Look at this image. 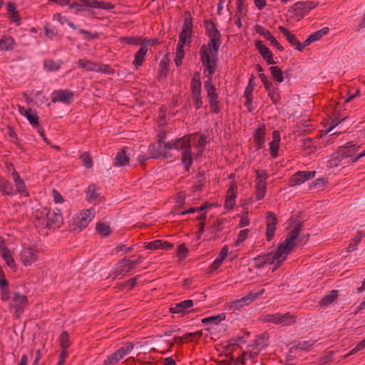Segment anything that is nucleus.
I'll return each mask as SVG.
<instances>
[{
	"instance_id": "nucleus-37",
	"label": "nucleus",
	"mask_w": 365,
	"mask_h": 365,
	"mask_svg": "<svg viewBox=\"0 0 365 365\" xmlns=\"http://www.w3.org/2000/svg\"><path fill=\"white\" fill-rule=\"evenodd\" d=\"M170 61L167 56H164L160 61L158 78H165L169 70Z\"/></svg>"
},
{
	"instance_id": "nucleus-13",
	"label": "nucleus",
	"mask_w": 365,
	"mask_h": 365,
	"mask_svg": "<svg viewBox=\"0 0 365 365\" xmlns=\"http://www.w3.org/2000/svg\"><path fill=\"white\" fill-rule=\"evenodd\" d=\"M255 46L262 58L266 61L267 64L274 65L276 63V62L274 61L272 53L268 48V47L263 43L262 41L256 40L255 42Z\"/></svg>"
},
{
	"instance_id": "nucleus-15",
	"label": "nucleus",
	"mask_w": 365,
	"mask_h": 365,
	"mask_svg": "<svg viewBox=\"0 0 365 365\" xmlns=\"http://www.w3.org/2000/svg\"><path fill=\"white\" fill-rule=\"evenodd\" d=\"M266 135V126L262 124L255 130L253 135L255 147L256 150H259L264 148Z\"/></svg>"
},
{
	"instance_id": "nucleus-26",
	"label": "nucleus",
	"mask_w": 365,
	"mask_h": 365,
	"mask_svg": "<svg viewBox=\"0 0 365 365\" xmlns=\"http://www.w3.org/2000/svg\"><path fill=\"white\" fill-rule=\"evenodd\" d=\"M181 163L184 166L185 171L189 172L193 163V155L192 153V148L188 150L182 151Z\"/></svg>"
},
{
	"instance_id": "nucleus-9",
	"label": "nucleus",
	"mask_w": 365,
	"mask_h": 365,
	"mask_svg": "<svg viewBox=\"0 0 365 365\" xmlns=\"http://www.w3.org/2000/svg\"><path fill=\"white\" fill-rule=\"evenodd\" d=\"M28 304L29 299L26 295L19 292H14L10 307L14 309V312L16 314H20L23 312Z\"/></svg>"
},
{
	"instance_id": "nucleus-4",
	"label": "nucleus",
	"mask_w": 365,
	"mask_h": 365,
	"mask_svg": "<svg viewBox=\"0 0 365 365\" xmlns=\"http://www.w3.org/2000/svg\"><path fill=\"white\" fill-rule=\"evenodd\" d=\"M318 4V2L314 1H298L289 9L288 12L292 18L299 21L309 14L310 11L316 8Z\"/></svg>"
},
{
	"instance_id": "nucleus-30",
	"label": "nucleus",
	"mask_w": 365,
	"mask_h": 365,
	"mask_svg": "<svg viewBox=\"0 0 365 365\" xmlns=\"http://www.w3.org/2000/svg\"><path fill=\"white\" fill-rule=\"evenodd\" d=\"M339 296V290L329 291L324 297H323L319 304L322 307H327L334 302Z\"/></svg>"
},
{
	"instance_id": "nucleus-53",
	"label": "nucleus",
	"mask_w": 365,
	"mask_h": 365,
	"mask_svg": "<svg viewBox=\"0 0 365 365\" xmlns=\"http://www.w3.org/2000/svg\"><path fill=\"white\" fill-rule=\"evenodd\" d=\"M314 343V342L312 341H299L292 347V349L308 351L309 348L313 346Z\"/></svg>"
},
{
	"instance_id": "nucleus-46",
	"label": "nucleus",
	"mask_w": 365,
	"mask_h": 365,
	"mask_svg": "<svg viewBox=\"0 0 365 365\" xmlns=\"http://www.w3.org/2000/svg\"><path fill=\"white\" fill-rule=\"evenodd\" d=\"M269 71L274 81L282 83L284 81L282 71L279 66H271Z\"/></svg>"
},
{
	"instance_id": "nucleus-54",
	"label": "nucleus",
	"mask_w": 365,
	"mask_h": 365,
	"mask_svg": "<svg viewBox=\"0 0 365 365\" xmlns=\"http://www.w3.org/2000/svg\"><path fill=\"white\" fill-rule=\"evenodd\" d=\"M255 29L258 34L262 36L267 41L273 36L269 30L266 29L261 25H255Z\"/></svg>"
},
{
	"instance_id": "nucleus-16",
	"label": "nucleus",
	"mask_w": 365,
	"mask_h": 365,
	"mask_svg": "<svg viewBox=\"0 0 365 365\" xmlns=\"http://www.w3.org/2000/svg\"><path fill=\"white\" fill-rule=\"evenodd\" d=\"M344 150V149H342L341 147L339 146L338 149L331 155L330 159L328 161L329 167H338L342 165L341 162L344 160L349 159L347 155Z\"/></svg>"
},
{
	"instance_id": "nucleus-3",
	"label": "nucleus",
	"mask_w": 365,
	"mask_h": 365,
	"mask_svg": "<svg viewBox=\"0 0 365 365\" xmlns=\"http://www.w3.org/2000/svg\"><path fill=\"white\" fill-rule=\"evenodd\" d=\"M95 216V210L93 208L87 209L81 211L73 218L71 225V230L73 232H79L83 229L88 227Z\"/></svg>"
},
{
	"instance_id": "nucleus-20",
	"label": "nucleus",
	"mask_w": 365,
	"mask_h": 365,
	"mask_svg": "<svg viewBox=\"0 0 365 365\" xmlns=\"http://www.w3.org/2000/svg\"><path fill=\"white\" fill-rule=\"evenodd\" d=\"M193 306V301L187 299L172 305L169 310L173 314H185Z\"/></svg>"
},
{
	"instance_id": "nucleus-11",
	"label": "nucleus",
	"mask_w": 365,
	"mask_h": 365,
	"mask_svg": "<svg viewBox=\"0 0 365 365\" xmlns=\"http://www.w3.org/2000/svg\"><path fill=\"white\" fill-rule=\"evenodd\" d=\"M153 41L147 40L144 41L141 43L140 48L135 54V58L133 62V65L136 67L142 66L145 61V55L148 51V47L153 45Z\"/></svg>"
},
{
	"instance_id": "nucleus-8",
	"label": "nucleus",
	"mask_w": 365,
	"mask_h": 365,
	"mask_svg": "<svg viewBox=\"0 0 365 365\" xmlns=\"http://www.w3.org/2000/svg\"><path fill=\"white\" fill-rule=\"evenodd\" d=\"M278 223L277 217L276 215L270 211L266 212V239L267 241H271L274 236L277 229V225Z\"/></svg>"
},
{
	"instance_id": "nucleus-27",
	"label": "nucleus",
	"mask_w": 365,
	"mask_h": 365,
	"mask_svg": "<svg viewBox=\"0 0 365 365\" xmlns=\"http://www.w3.org/2000/svg\"><path fill=\"white\" fill-rule=\"evenodd\" d=\"M250 299V298H249V297L247 294L245 297H242L241 299L232 301L228 304V309L232 312L239 310L244 306H247L251 303Z\"/></svg>"
},
{
	"instance_id": "nucleus-25",
	"label": "nucleus",
	"mask_w": 365,
	"mask_h": 365,
	"mask_svg": "<svg viewBox=\"0 0 365 365\" xmlns=\"http://www.w3.org/2000/svg\"><path fill=\"white\" fill-rule=\"evenodd\" d=\"M190 137V135H185L182 138H176L175 140V149L182 151L191 149Z\"/></svg>"
},
{
	"instance_id": "nucleus-39",
	"label": "nucleus",
	"mask_w": 365,
	"mask_h": 365,
	"mask_svg": "<svg viewBox=\"0 0 365 365\" xmlns=\"http://www.w3.org/2000/svg\"><path fill=\"white\" fill-rule=\"evenodd\" d=\"M267 95L274 105L277 106L280 103L281 95L278 86H274L272 88L269 90Z\"/></svg>"
},
{
	"instance_id": "nucleus-62",
	"label": "nucleus",
	"mask_w": 365,
	"mask_h": 365,
	"mask_svg": "<svg viewBox=\"0 0 365 365\" xmlns=\"http://www.w3.org/2000/svg\"><path fill=\"white\" fill-rule=\"evenodd\" d=\"M192 99L193 101L194 106L196 110L200 109L202 106V101L201 93L192 94Z\"/></svg>"
},
{
	"instance_id": "nucleus-60",
	"label": "nucleus",
	"mask_w": 365,
	"mask_h": 365,
	"mask_svg": "<svg viewBox=\"0 0 365 365\" xmlns=\"http://www.w3.org/2000/svg\"><path fill=\"white\" fill-rule=\"evenodd\" d=\"M257 177H256V182L257 181H263L267 182V180L269 177L267 171L266 170H255Z\"/></svg>"
},
{
	"instance_id": "nucleus-29",
	"label": "nucleus",
	"mask_w": 365,
	"mask_h": 365,
	"mask_svg": "<svg viewBox=\"0 0 365 365\" xmlns=\"http://www.w3.org/2000/svg\"><path fill=\"white\" fill-rule=\"evenodd\" d=\"M329 31L328 27H324L311 35L304 41L305 46L310 45L312 43L319 40L322 37L327 35Z\"/></svg>"
},
{
	"instance_id": "nucleus-52",
	"label": "nucleus",
	"mask_w": 365,
	"mask_h": 365,
	"mask_svg": "<svg viewBox=\"0 0 365 365\" xmlns=\"http://www.w3.org/2000/svg\"><path fill=\"white\" fill-rule=\"evenodd\" d=\"M15 186H16V190H15L16 194L19 193L24 197L29 196V193L28 190H26L25 182L23 180L15 182Z\"/></svg>"
},
{
	"instance_id": "nucleus-42",
	"label": "nucleus",
	"mask_w": 365,
	"mask_h": 365,
	"mask_svg": "<svg viewBox=\"0 0 365 365\" xmlns=\"http://www.w3.org/2000/svg\"><path fill=\"white\" fill-rule=\"evenodd\" d=\"M364 236V234L361 231H358L347 247L346 252H351L356 250L357 249L358 245L361 242Z\"/></svg>"
},
{
	"instance_id": "nucleus-55",
	"label": "nucleus",
	"mask_w": 365,
	"mask_h": 365,
	"mask_svg": "<svg viewBox=\"0 0 365 365\" xmlns=\"http://www.w3.org/2000/svg\"><path fill=\"white\" fill-rule=\"evenodd\" d=\"M206 144H207V137H205L204 135H201L200 137V139H199L197 146H196L197 148V152L196 153L197 157L202 155V154L205 150Z\"/></svg>"
},
{
	"instance_id": "nucleus-45",
	"label": "nucleus",
	"mask_w": 365,
	"mask_h": 365,
	"mask_svg": "<svg viewBox=\"0 0 365 365\" xmlns=\"http://www.w3.org/2000/svg\"><path fill=\"white\" fill-rule=\"evenodd\" d=\"M341 147L342 149H344V151L347 155L348 158L356 153L360 148L359 145L354 143L353 142H348L344 145Z\"/></svg>"
},
{
	"instance_id": "nucleus-57",
	"label": "nucleus",
	"mask_w": 365,
	"mask_h": 365,
	"mask_svg": "<svg viewBox=\"0 0 365 365\" xmlns=\"http://www.w3.org/2000/svg\"><path fill=\"white\" fill-rule=\"evenodd\" d=\"M162 246H163V240H154V241L147 243L145 247L150 250H156L161 249Z\"/></svg>"
},
{
	"instance_id": "nucleus-49",
	"label": "nucleus",
	"mask_w": 365,
	"mask_h": 365,
	"mask_svg": "<svg viewBox=\"0 0 365 365\" xmlns=\"http://www.w3.org/2000/svg\"><path fill=\"white\" fill-rule=\"evenodd\" d=\"M59 345L61 349H68L71 346L69 334L66 331H63L59 337Z\"/></svg>"
},
{
	"instance_id": "nucleus-58",
	"label": "nucleus",
	"mask_w": 365,
	"mask_h": 365,
	"mask_svg": "<svg viewBox=\"0 0 365 365\" xmlns=\"http://www.w3.org/2000/svg\"><path fill=\"white\" fill-rule=\"evenodd\" d=\"M202 335V331H197L195 332L187 333L183 335V338L185 340L192 341H194L195 339H200Z\"/></svg>"
},
{
	"instance_id": "nucleus-64",
	"label": "nucleus",
	"mask_w": 365,
	"mask_h": 365,
	"mask_svg": "<svg viewBox=\"0 0 365 365\" xmlns=\"http://www.w3.org/2000/svg\"><path fill=\"white\" fill-rule=\"evenodd\" d=\"M0 294H1V299L3 302L8 301L11 298L10 290H9V286L0 288Z\"/></svg>"
},
{
	"instance_id": "nucleus-10",
	"label": "nucleus",
	"mask_w": 365,
	"mask_h": 365,
	"mask_svg": "<svg viewBox=\"0 0 365 365\" xmlns=\"http://www.w3.org/2000/svg\"><path fill=\"white\" fill-rule=\"evenodd\" d=\"M46 227L49 229L59 227L63 223V217L60 210H49L46 215Z\"/></svg>"
},
{
	"instance_id": "nucleus-7",
	"label": "nucleus",
	"mask_w": 365,
	"mask_h": 365,
	"mask_svg": "<svg viewBox=\"0 0 365 365\" xmlns=\"http://www.w3.org/2000/svg\"><path fill=\"white\" fill-rule=\"evenodd\" d=\"M74 98V93L71 90H57L51 94V101L53 103L61 102L65 104H71Z\"/></svg>"
},
{
	"instance_id": "nucleus-36",
	"label": "nucleus",
	"mask_w": 365,
	"mask_h": 365,
	"mask_svg": "<svg viewBox=\"0 0 365 365\" xmlns=\"http://www.w3.org/2000/svg\"><path fill=\"white\" fill-rule=\"evenodd\" d=\"M202 83L200 81V73L195 72L191 80L192 94L201 93Z\"/></svg>"
},
{
	"instance_id": "nucleus-40",
	"label": "nucleus",
	"mask_w": 365,
	"mask_h": 365,
	"mask_svg": "<svg viewBox=\"0 0 365 365\" xmlns=\"http://www.w3.org/2000/svg\"><path fill=\"white\" fill-rule=\"evenodd\" d=\"M267 182L257 181L255 185L256 200H262L266 193Z\"/></svg>"
},
{
	"instance_id": "nucleus-59",
	"label": "nucleus",
	"mask_w": 365,
	"mask_h": 365,
	"mask_svg": "<svg viewBox=\"0 0 365 365\" xmlns=\"http://www.w3.org/2000/svg\"><path fill=\"white\" fill-rule=\"evenodd\" d=\"M115 72L114 69L108 64L98 63V72L106 74H113Z\"/></svg>"
},
{
	"instance_id": "nucleus-63",
	"label": "nucleus",
	"mask_w": 365,
	"mask_h": 365,
	"mask_svg": "<svg viewBox=\"0 0 365 365\" xmlns=\"http://www.w3.org/2000/svg\"><path fill=\"white\" fill-rule=\"evenodd\" d=\"M119 361L118 357L113 353L107 356V359L104 361V365H115Z\"/></svg>"
},
{
	"instance_id": "nucleus-32",
	"label": "nucleus",
	"mask_w": 365,
	"mask_h": 365,
	"mask_svg": "<svg viewBox=\"0 0 365 365\" xmlns=\"http://www.w3.org/2000/svg\"><path fill=\"white\" fill-rule=\"evenodd\" d=\"M129 157L127 155L126 153V148H123L119 152H118L115 160L113 165L117 167H121L128 165L129 163Z\"/></svg>"
},
{
	"instance_id": "nucleus-19",
	"label": "nucleus",
	"mask_w": 365,
	"mask_h": 365,
	"mask_svg": "<svg viewBox=\"0 0 365 365\" xmlns=\"http://www.w3.org/2000/svg\"><path fill=\"white\" fill-rule=\"evenodd\" d=\"M227 220L224 218H217L213 224L209 227L210 233L215 239L220 238L223 236L224 225Z\"/></svg>"
},
{
	"instance_id": "nucleus-31",
	"label": "nucleus",
	"mask_w": 365,
	"mask_h": 365,
	"mask_svg": "<svg viewBox=\"0 0 365 365\" xmlns=\"http://www.w3.org/2000/svg\"><path fill=\"white\" fill-rule=\"evenodd\" d=\"M77 64L86 71L98 72V63L86 58H80L78 60Z\"/></svg>"
},
{
	"instance_id": "nucleus-34",
	"label": "nucleus",
	"mask_w": 365,
	"mask_h": 365,
	"mask_svg": "<svg viewBox=\"0 0 365 365\" xmlns=\"http://www.w3.org/2000/svg\"><path fill=\"white\" fill-rule=\"evenodd\" d=\"M15 46V41L10 36L4 35L0 38V48L1 50L9 51H12Z\"/></svg>"
},
{
	"instance_id": "nucleus-14",
	"label": "nucleus",
	"mask_w": 365,
	"mask_h": 365,
	"mask_svg": "<svg viewBox=\"0 0 365 365\" xmlns=\"http://www.w3.org/2000/svg\"><path fill=\"white\" fill-rule=\"evenodd\" d=\"M117 267L118 269L115 272V277L131 272L136 267V265L134 260L123 257L118 262Z\"/></svg>"
},
{
	"instance_id": "nucleus-38",
	"label": "nucleus",
	"mask_w": 365,
	"mask_h": 365,
	"mask_svg": "<svg viewBox=\"0 0 365 365\" xmlns=\"http://www.w3.org/2000/svg\"><path fill=\"white\" fill-rule=\"evenodd\" d=\"M1 256L3 259H4L6 264L13 269H16V262L14 261V259L10 252V250L6 247H4V248L1 250Z\"/></svg>"
},
{
	"instance_id": "nucleus-50",
	"label": "nucleus",
	"mask_w": 365,
	"mask_h": 365,
	"mask_svg": "<svg viewBox=\"0 0 365 365\" xmlns=\"http://www.w3.org/2000/svg\"><path fill=\"white\" fill-rule=\"evenodd\" d=\"M148 151L152 158L158 159L161 157L165 158L166 155L163 153L160 148H157L155 145L152 144L148 147Z\"/></svg>"
},
{
	"instance_id": "nucleus-21",
	"label": "nucleus",
	"mask_w": 365,
	"mask_h": 365,
	"mask_svg": "<svg viewBox=\"0 0 365 365\" xmlns=\"http://www.w3.org/2000/svg\"><path fill=\"white\" fill-rule=\"evenodd\" d=\"M237 197V185L233 183L229 187L226 200L225 202V207L227 210H232L235 204V200Z\"/></svg>"
},
{
	"instance_id": "nucleus-44",
	"label": "nucleus",
	"mask_w": 365,
	"mask_h": 365,
	"mask_svg": "<svg viewBox=\"0 0 365 365\" xmlns=\"http://www.w3.org/2000/svg\"><path fill=\"white\" fill-rule=\"evenodd\" d=\"M68 26L73 29V30L78 29V32L81 34H83L88 37L90 39H97L99 37V34L98 33H91L89 31L84 30L83 29H78L77 26H76L73 22L67 20Z\"/></svg>"
},
{
	"instance_id": "nucleus-23",
	"label": "nucleus",
	"mask_w": 365,
	"mask_h": 365,
	"mask_svg": "<svg viewBox=\"0 0 365 365\" xmlns=\"http://www.w3.org/2000/svg\"><path fill=\"white\" fill-rule=\"evenodd\" d=\"M280 140L279 132L278 130H274L272 132V141L269 143L270 154L274 158L278 156Z\"/></svg>"
},
{
	"instance_id": "nucleus-33",
	"label": "nucleus",
	"mask_w": 365,
	"mask_h": 365,
	"mask_svg": "<svg viewBox=\"0 0 365 365\" xmlns=\"http://www.w3.org/2000/svg\"><path fill=\"white\" fill-rule=\"evenodd\" d=\"M205 89L207 92V98H219V95L217 93L216 88L212 83V79L211 76L208 78V79L204 83Z\"/></svg>"
},
{
	"instance_id": "nucleus-1",
	"label": "nucleus",
	"mask_w": 365,
	"mask_h": 365,
	"mask_svg": "<svg viewBox=\"0 0 365 365\" xmlns=\"http://www.w3.org/2000/svg\"><path fill=\"white\" fill-rule=\"evenodd\" d=\"M203 24L209 41L207 45L203 44L200 47V61L205 71H207L210 76H212L217 66V55L222 45V34L217 28V24L212 19H205Z\"/></svg>"
},
{
	"instance_id": "nucleus-43",
	"label": "nucleus",
	"mask_w": 365,
	"mask_h": 365,
	"mask_svg": "<svg viewBox=\"0 0 365 365\" xmlns=\"http://www.w3.org/2000/svg\"><path fill=\"white\" fill-rule=\"evenodd\" d=\"M62 65L61 61H56L53 59H46L43 62V66L48 71H56Z\"/></svg>"
},
{
	"instance_id": "nucleus-5",
	"label": "nucleus",
	"mask_w": 365,
	"mask_h": 365,
	"mask_svg": "<svg viewBox=\"0 0 365 365\" xmlns=\"http://www.w3.org/2000/svg\"><path fill=\"white\" fill-rule=\"evenodd\" d=\"M262 321L264 322H272L275 324L289 326L295 323L296 317L291 314L289 312L285 314H268L262 317Z\"/></svg>"
},
{
	"instance_id": "nucleus-61",
	"label": "nucleus",
	"mask_w": 365,
	"mask_h": 365,
	"mask_svg": "<svg viewBox=\"0 0 365 365\" xmlns=\"http://www.w3.org/2000/svg\"><path fill=\"white\" fill-rule=\"evenodd\" d=\"M81 162L86 168H91L93 166V161L87 153H83L81 156Z\"/></svg>"
},
{
	"instance_id": "nucleus-24",
	"label": "nucleus",
	"mask_w": 365,
	"mask_h": 365,
	"mask_svg": "<svg viewBox=\"0 0 365 365\" xmlns=\"http://www.w3.org/2000/svg\"><path fill=\"white\" fill-rule=\"evenodd\" d=\"M0 191L4 195H14L16 190L14 189L12 183L8 180L0 175Z\"/></svg>"
},
{
	"instance_id": "nucleus-2",
	"label": "nucleus",
	"mask_w": 365,
	"mask_h": 365,
	"mask_svg": "<svg viewBox=\"0 0 365 365\" xmlns=\"http://www.w3.org/2000/svg\"><path fill=\"white\" fill-rule=\"evenodd\" d=\"M302 229V223H297L294 228L289 232L285 240L279 244L274 253L269 252L264 255H259L255 257L253 259L255 267L261 269L267 264H274L275 266L272 271L277 269L281 264L287 259V255L289 254L295 247L296 240Z\"/></svg>"
},
{
	"instance_id": "nucleus-41",
	"label": "nucleus",
	"mask_w": 365,
	"mask_h": 365,
	"mask_svg": "<svg viewBox=\"0 0 365 365\" xmlns=\"http://www.w3.org/2000/svg\"><path fill=\"white\" fill-rule=\"evenodd\" d=\"M133 347L134 345L132 342H128L123 346L116 350L114 353L118 359L121 360L133 350Z\"/></svg>"
},
{
	"instance_id": "nucleus-22",
	"label": "nucleus",
	"mask_w": 365,
	"mask_h": 365,
	"mask_svg": "<svg viewBox=\"0 0 365 365\" xmlns=\"http://www.w3.org/2000/svg\"><path fill=\"white\" fill-rule=\"evenodd\" d=\"M225 318L226 314L225 313H221L217 315L205 317L202 319L201 322L204 326H207L205 329L210 330V326L218 325L222 321L225 320Z\"/></svg>"
},
{
	"instance_id": "nucleus-47",
	"label": "nucleus",
	"mask_w": 365,
	"mask_h": 365,
	"mask_svg": "<svg viewBox=\"0 0 365 365\" xmlns=\"http://www.w3.org/2000/svg\"><path fill=\"white\" fill-rule=\"evenodd\" d=\"M96 231L99 235H101L104 237H107L110 235L112 232V230L110 226L103 222H98L96 224Z\"/></svg>"
},
{
	"instance_id": "nucleus-35",
	"label": "nucleus",
	"mask_w": 365,
	"mask_h": 365,
	"mask_svg": "<svg viewBox=\"0 0 365 365\" xmlns=\"http://www.w3.org/2000/svg\"><path fill=\"white\" fill-rule=\"evenodd\" d=\"M268 345V336L266 334H262L258 336L254 341L253 346L257 349L255 355H257L258 353L265 348Z\"/></svg>"
},
{
	"instance_id": "nucleus-6",
	"label": "nucleus",
	"mask_w": 365,
	"mask_h": 365,
	"mask_svg": "<svg viewBox=\"0 0 365 365\" xmlns=\"http://www.w3.org/2000/svg\"><path fill=\"white\" fill-rule=\"evenodd\" d=\"M81 6L83 11H90L91 9L111 10L115 8V5L110 2L98 0H81Z\"/></svg>"
},
{
	"instance_id": "nucleus-17",
	"label": "nucleus",
	"mask_w": 365,
	"mask_h": 365,
	"mask_svg": "<svg viewBox=\"0 0 365 365\" xmlns=\"http://www.w3.org/2000/svg\"><path fill=\"white\" fill-rule=\"evenodd\" d=\"M279 31L286 37L287 41L292 45L294 46L295 48L299 51H302L305 47L304 42L300 43L296 36L292 34L287 28L279 26Z\"/></svg>"
},
{
	"instance_id": "nucleus-51",
	"label": "nucleus",
	"mask_w": 365,
	"mask_h": 365,
	"mask_svg": "<svg viewBox=\"0 0 365 365\" xmlns=\"http://www.w3.org/2000/svg\"><path fill=\"white\" fill-rule=\"evenodd\" d=\"M304 182V178H303L301 171H298L290 178L289 184L290 186H294L301 185Z\"/></svg>"
},
{
	"instance_id": "nucleus-18",
	"label": "nucleus",
	"mask_w": 365,
	"mask_h": 365,
	"mask_svg": "<svg viewBox=\"0 0 365 365\" xmlns=\"http://www.w3.org/2000/svg\"><path fill=\"white\" fill-rule=\"evenodd\" d=\"M20 260L24 266H29L37 259L36 250L33 248L24 249L20 253Z\"/></svg>"
},
{
	"instance_id": "nucleus-48",
	"label": "nucleus",
	"mask_w": 365,
	"mask_h": 365,
	"mask_svg": "<svg viewBox=\"0 0 365 365\" xmlns=\"http://www.w3.org/2000/svg\"><path fill=\"white\" fill-rule=\"evenodd\" d=\"M192 36V31H188L185 29H182L179 34V41L178 43L180 44H185L186 43H190L191 38Z\"/></svg>"
},
{
	"instance_id": "nucleus-12",
	"label": "nucleus",
	"mask_w": 365,
	"mask_h": 365,
	"mask_svg": "<svg viewBox=\"0 0 365 365\" xmlns=\"http://www.w3.org/2000/svg\"><path fill=\"white\" fill-rule=\"evenodd\" d=\"M18 110L20 114L26 117L34 128L39 127V118L36 110L31 108L26 109L24 106L20 105L18 106Z\"/></svg>"
},
{
	"instance_id": "nucleus-56",
	"label": "nucleus",
	"mask_w": 365,
	"mask_h": 365,
	"mask_svg": "<svg viewBox=\"0 0 365 365\" xmlns=\"http://www.w3.org/2000/svg\"><path fill=\"white\" fill-rule=\"evenodd\" d=\"M208 101H209L211 111L215 114H218L221 110L218 98L209 99Z\"/></svg>"
},
{
	"instance_id": "nucleus-28",
	"label": "nucleus",
	"mask_w": 365,
	"mask_h": 365,
	"mask_svg": "<svg viewBox=\"0 0 365 365\" xmlns=\"http://www.w3.org/2000/svg\"><path fill=\"white\" fill-rule=\"evenodd\" d=\"M98 188L93 184L90 185L86 190V199L90 202L96 204L100 202V193Z\"/></svg>"
}]
</instances>
